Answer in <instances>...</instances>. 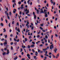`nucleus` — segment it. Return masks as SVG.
<instances>
[{
    "mask_svg": "<svg viewBox=\"0 0 60 60\" xmlns=\"http://www.w3.org/2000/svg\"><path fill=\"white\" fill-rule=\"evenodd\" d=\"M41 11H40V14H41V13H44L43 11V9L42 8L41 9Z\"/></svg>",
    "mask_w": 60,
    "mask_h": 60,
    "instance_id": "nucleus-1",
    "label": "nucleus"
},
{
    "mask_svg": "<svg viewBox=\"0 0 60 60\" xmlns=\"http://www.w3.org/2000/svg\"><path fill=\"white\" fill-rule=\"evenodd\" d=\"M57 49L56 48H55V49L54 50V52L55 53H56V51H57Z\"/></svg>",
    "mask_w": 60,
    "mask_h": 60,
    "instance_id": "nucleus-2",
    "label": "nucleus"
},
{
    "mask_svg": "<svg viewBox=\"0 0 60 60\" xmlns=\"http://www.w3.org/2000/svg\"><path fill=\"white\" fill-rule=\"evenodd\" d=\"M59 54L58 53L56 57V58H57L58 57H59Z\"/></svg>",
    "mask_w": 60,
    "mask_h": 60,
    "instance_id": "nucleus-3",
    "label": "nucleus"
},
{
    "mask_svg": "<svg viewBox=\"0 0 60 60\" xmlns=\"http://www.w3.org/2000/svg\"><path fill=\"white\" fill-rule=\"evenodd\" d=\"M50 49H52V48H53V45H50Z\"/></svg>",
    "mask_w": 60,
    "mask_h": 60,
    "instance_id": "nucleus-4",
    "label": "nucleus"
},
{
    "mask_svg": "<svg viewBox=\"0 0 60 60\" xmlns=\"http://www.w3.org/2000/svg\"><path fill=\"white\" fill-rule=\"evenodd\" d=\"M5 14H6L7 15H9L8 13H7V11H5Z\"/></svg>",
    "mask_w": 60,
    "mask_h": 60,
    "instance_id": "nucleus-5",
    "label": "nucleus"
},
{
    "mask_svg": "<svg viewBox=\"0 0 60 60\" xmlns=\"http://www.w3.org/2000/svg\"><path fill=\"white\" fill-rule=\"evenodd\" d=\"M4 45H7V42H5L4 43H3Z\"/></svg>",
    "mask_w": 60,
    "mask_h": 60,
    "instance_id": "nucleus-6",
    "label": "nucleus"
},
{
    "mask_svg": "<svg viewBox=\"0 0 60 60\" xmlns=\"http://www.w3.org/2000/svg\"><path fill=\"white\" fill-rule=\"evenodd\" d=\"M17 58H18V56H16V57H15L14 59V60H16V59H17Z\"/></svg>",
    "mask_w": 60,
    "mask_h": 60,
    "instance_id": "nucleus-7",
    "label": "nucleus"
},
{
    "mask_svg": "<svg viewBox=\"0 0 60 60\" xmlns=\"http://www.w3.org/2000/svg\"><path fill=\"white\" fill-rule=\"evenodd\" d=\"M34 19H36V15H34Z\"/></svg>",
    "mask_w": 60,
    "mask_h": 60,
    "instance_id": "nucleus-8",
    "label": "nucleus"
},
{
    "mask_svg": "<svg viewBox=\"0 0 60 60\" xmlns=\"http://www.w3.org/2000/svg\"><path fill=\"white\" fill-rule=\"evenodd\" d=\"M34 45H32L30 46V47H31V48H32V47H34Z\"/></svg>",
    "mask_w": 60,
    "mask_h": 60,
    "instance_id": "nucleus-9",
    "label": "nucleus"
},
{
    "mask_svg": "<svg viewBox=\"0 0 60 60\" xmlns=\"http://www.w3.org/2000/svg\"><path fill=\"white\" fill-rule=\"evenodd\" d=\"M17 31H18L19 33L20 32V30H19V28H18L17 30Z\"/></svg>",
    "mask_w": 60,
    "mask_h": 60,
    "instance_id": "nucleus-10",
    "label": "nucleus"
},
{
    "mask_svg": "<svg viewBox=\"0 0 60 60\" xmlns=\"http://www.w3.org/2000/svg\"><path fill=\"white\" fill-rule=\"evenodd\" d=\"M0 25L2 26H4V24H3V23H0Z\"/></svg>",
    "mask_w": 60,
    "mask_h": 60,
    "instance_id": "nucleus-11",
    "label": "nucleus"
},
{
    "mask_svg": "<svg viewBox=\"0 0 60 60\" xmlns=\"http://www.w3.org/2000/svg\"><path fill=\"white\" fill-rule=\"evenodd\" d=\"M48 49L47 48H46V49H43V51H46V50H47Z\"/></svg>",
    "mask_w": 60,
    "mask_h": 60,
    "instance_id": "nucleus-12",
    "label": "nucleus"
},
{
    "mask_svg": "<svg viewBox=\"0 0 60 60\" xmlns=\"http://www.w3.org/2000/svg\"><path fill=\"white\" fill-rule=\"evenodd\" d=\"M3 30H4V31H3L4 33V32H6V30H5V29H4Z\"/></svg>",
    "mask_w": 60,
    "mask_h": 60,
    "instance_id": "nucleus-13",
    "label": "nucleus"
},
{
    "mask_svg": "<svg viewBox=\"0 0 60 60\" xmlns=\"http://www.w3.org/2000/svg\"><path fill=\"white\" fill-rule=\"evenodd\" d=\"M18 4H21V2L20 1H19L18 2Z\"/></svg>",
    "mask_w": 60,
    "mask_h": 60,
    "instance_id": "nucleus-14",
    "label": "nucleus"
},
{
    "mask_svg": "<svg viewBox=\"0 0 60 60\" xmlns=\"http://www.w3.org/2000/svg\"><path fill=\"white\" fill-rule=\"evenodd\" d=\"M7 16L8 19H10V17H9V16L8 15H7Z\"/></svg>",
    "mask_w": 60,
    "mask_h": 60,
    "instance_id": "nucleus-15",
    "label": "nucleus"
},
{
    "mask_svg": "<svg viewBox=\"0 0 60 60\" xmlns=\"http://www.w3.org/2000/svg\"><path fill=\"white\" fill-rule=\"evenodd\" d=\"M43 23L41 24H40V26H43Z\"/></svg>",
    "mask_w": 60,
    "mask_h": 60,
    "instance_id": "nucleus-16",
    "label": "nucleus"
},
{
    "mask_svg": "<svg viewBox=\"0 0 60 60\" xmlns=\"http://www.w3.org/2000/svg\"><path fill=\"white\" fill-rule=\"evenodd\" d=\"M5 52H3V56H4L5 55Z\"/></svg>",
    "mask_w": 60,
    "mask_h": 60,
    "instance_id": "nucleus-17",
    "label": "nucleus"
},
{
    "mask_svg": "<svg viewBox=\"0 0 60 60\" xmlns=\"http://www.w3.org/2000/svg\"><path fill=\"white\" fill-rule=\"evenodd\" d=\"M27 56H28V57H30V55H29V54H27Z\"/></svg>",
    "mask_w": 60,
    "mask_h": 60,
    "instance_id": "nucleus-18",
    "label": "nucleus"
},
{
    "mask_svg": "<svg viewBox=\"0 0 60 60\" xmlns=\"http://www.w3.org/2000/svg\"><path fill=\"white\" fill-rule=\"evenodd\" d=\"M28 49H30V46L29 45H28Z\"/></svg>",
    "mask_w": 60,
    "mask_h": 60,
    "instance_id": "nucleus-19",
    "label": "nucleus"
},
{
    "mask_svg": "<svg viewBox=\"0 0 60 60\" xmlns=\"http://www.w3.org/2000/svg\"><path fill=\"white\" fill-rule=\"evenodd\" d=\"M45 17H48V14H46L45 15Z\"/></svg>",
    "mask_w": 60,
    "mask_h": 60,
    "instance_id": "nucleus-20",
    "label": "nucleus"
},
{
    "mask_svg": "<svg viewBox=\"0 0 60 60\" xmlns=\"http://www.w3.org/2000/svg\"><path fill=\"white\" fill-rule=\"evenodd\" d=\"M25 40L26 41H27V39L26 38H25Z\"/></svg>",
    "mask_w": 60,
    "mask_h": 60,
    "instance_id": "nucleus-21",
    "label": "nucleus"
},
{
    "mask_svg": "<svg viewBox=\"0 0 60 60\" xmlns=\"http://www.w3.org/2000/svg\"><path fill=\"white\" fill-rule=\"evenodd\" d=\"M12 1L13 3H15V2H16L15 0H13Z\"/></svg>",
    "mask_w": 60,
    "mask_h": 60,
    "instance_id": "nucleus-22",
    "label": "nucleus"
},
{
    "mask_svg": "<svg viewBox=\"0 0 60 60\" xmlns=\"http://www.w3.org/2000/svg\"><path fill=\"white\" fill-rule=\"evenodd\" d=\"M20 8L21 9H23L24 8V7H20Z\"/></svg>",
    "mask_w": 60,
    "mask_h": 60,
    "instance_id": "nucleus-23",
    "label": "nucleus"
},
{
    "mask_svg": "<svg viewBox=\"0 0 60 60\" xmlns=\"http://www.w3.org/2000/svg\"><path fill=\"white\" fill-rule=\"evenodd\" d=\"M32 43L34 45L35 44V43L34 42H32Z\"/></svg>",
    "mask_w": 60,
    "mask_h": 60,
    "instance_id": "nucleus-24",
    "label": "nucleus"
},
{
    "mask_svg": "<svg viewBox=\"0 0 60 60\" xmlns=\"http://www.w3.org/2000/svg\"><path fill=\"white\" fill-rule=\"evenodd\" d=\"M32 51H33V52H34V53L35 52V51H34V49H32Z\"/></svg>",
    "mask_w": 60,
    "mask_h": 60,
    "instance_id": "nucleus-25",
    "label": "nucleus"
},
{
    "mask_svg": "<svg viewBox=\"0 0 60 60\" xmlns=\"http://www.w3.org/2000/svg\"><path fill=\"white\" fill-rule=\"evenodd\" d=\"M33 57H34V59H35V58H36V56H34Z\"/></svg>",
    "mask_w": 60,
    "mask_h": 60,
    "instance_id": "nucleus-26",
    "label": "nucleus"
},
{
    "mask_svg": "<svg viewBox=\"0 0 60 60\" xmlns=\"http://www.w3.org/2000/svg\"><path fill=\"white\" fill-rule=\"evenodd\" d=\"M40 28L41 29V30H43V29L42 28V27H40Z\"/></svg>",
    "mask_w": 60,
    "mask_h": 60,
    "instance_id": "nucleus-27",
    "label": "nucleus"
},
{
    "mask_svg": "<svg viewBox=\"0 0 60 60\" xmlns=\"http://www.w3.org/2000/svg\"><path fill=\"white\" fill-rule=\"evenodd\" d=\"M41 51V50H40V49H38V52H40Z\"/></svg>",
    "mask_w": 60,
    "mask_h": 60,
    "instance_id": "nucleus-28",
    "label": "nucleus"
},
{
    "mask_svg": "<svg viewBox=\"0 0 60 60\" xmlns=\"http://www.w3.org/2000/svg\"><path fill=\"white\" fill-rule=\"evenodd\" d=\"M39 46L40 47H42L43 46V45L41 44L39 45Z\"/></svg>",
    "mask_w": 60,
    "mask_h": 60,
    "instance_id": "nucleus-29",
    "label": "nucleus"
},
{
    "mask_svg": "<svg viewBox=\"0 0 60 60\" xmlns=\"http://www.w3.org/2000/svg\"><path fill=\"white\" fill-rule=\"evenodd\" d=\"M14 40L15 41H17V39H15V38H14Z\"/></svg>",
    "mask_w": 60,
    "mask_h": 60,
    "instance_id": "nucleus-30",
    "label": "nucleus"
},
{
    "mask_svg": "<svg viewBox=\"0 0 60 60\" xmlns=\"http://www.w3.org/2000/svg\"><path fill=\"white\" fill-rule=\"evenodd\" d=\"M29 38L30 39H31V38H32V37L31 36H29Z\"/></svg>",
    "mask_w": 60,
    "mask_h": 60,
    "instance_id": "nucleus-31",
    "label": "nucleus"
},
{
    "mask_svg": "<svg viewBox=\"0 0 60 60\" xmlns=\"http://www.w3.org/2000/svg\"><path fill=\"white\" fill-rule=\"evenodd\" d=\"M9 15H11V12H9Z\"/></svg>",
    "mask_w": 60,
    "mask_h": 60,
    "instance_id": "nucleus-32",
    "label": "nucleus"
},
{
    "mask_svg": "<svg viewBox=\"0 0 60 60\" xmlns=\"http://www.w3.org/2000/svg\"><path fill=\"white\" fill-rule=\"evenodd\" d=\"M27 11V8H26L25 9V11L26 12V11Z\"/></svg>",
    "mask_w": 60,
    "mask_h": 60,
    "instance_id": "nucleus-33",
    "label": "nucleus"
},
{
    "mask_svg": "<svg viewBox=\"0 0 60 60\" xmlns=\"http://www.w3.org/2000/svg\"><path fill=\"white\" fill-rule=\"evenodd\" d=\"M12 24H14V21H13L12 22Z\"/></svg>",
    "mask_w": 60,
    "mask_h": 60,
    "instance_id": "nucleus-34",
    "label": "nucleus"
},
{
    "mask_svg": "<svg viewBox=\"0 0 60 60\" xmlns=\"http://www.w3.org/2000/svg\"><path fill=\"white\" fill-rule=\"evenodd\" d=\"M22 51H23V50L22 49H21L20 52H21Z\"/></svg>",
    "mask_w": 60,
    "mask_h": 60,
    "instance_id": "nucleus-35",
    "label": "nucleus"
},
{
    "mask_svg": "<svg viewBox=\"0 0 60 60\" xmlns=\"http://www.w3.org/2000/svg\"><path fill=\"white\" fill-rule=\"evenodd\" d=\"M53 5L54 6L55 4H56V3L55 2H54L53 3Z\"/></svg>",
    "mask_w": 60,
    "mask_h": 60,
    "instance_id": "nucleus-36",
    "label": "nucleus"
},
{
    "mask_svg": "<svg viewBox=\"0 0 60 60\" xmlns=\"http://www.w3.org/2000/svg\"><path fill=\"white\" fill-rule=\"evenodd\" d=\"M11 23H10L9 24L8 26H9V27H11V25H10V24Z\"/></svg>",
    "mask_w": 60,
    "mask_h": 60,
    "instance_id": "nucleus-37",
    "label": "nucleus"
},
{
    "mask_svg": "<svg viewBox=\"0 0 60 60\" xmlns=\"http://www.w3.org/2000/svg\"><path fill=\"white\" fill-rule=\"evenodd\" d=\"M41 58H43V56L42 55H41Z\"/></svg>",
    "mask_w": 60,
    "mask_h": 60,
    "instance_id": "nucleus-38",
    "label": "nucleus"
},
{
    "mask_svg": "<svg viewBox=\"0 0 60 60\" xmlns=\"http://www.w3.org/2000/svg\"><path fill=\"white\" fill-rule=\"evenodd\" d=\"M33 29H34V26H32L31 27V29L32 30H33Z\"/></svg>",
    "mask_w": 60,
    "mask_h": 60,
    "instance_id": "nucleus-39",
    "label": "nucleus"
},
{
    "mask_svg": "<svg viewBox=\"0 0 60 60\" xmlns=\"http://www.w3.org/2000/svg\"><path fill=\"white\" fill-rule=\"evenodd\" d=\"M11 50H12L13 49V47L12 46L11 47Z\"/></svg>",
    "mask_w": 60,
    "mask_h": 60,
    "instance_id": "nucleus-40",
    "label": "nucleus"
},
{
    "mask_svg": "<svg viewBox=\"0 0 60 60\" xmlns=\"http://www.w3.org/2000/svg\"><path fill=\"white\" fill-rule=\"evenodd\" d=\"M33 15H35V13L34 12H33Z\"/></svg>",
    "mask_w": 60,
    "mask_h": 60,
    "instance_id": "nucleus-41",
    "label": "nucleus"
},
{
    "mask_svg": "<svg viewBox=\"0 0 60 60\" xmlns=\"http://www.w3.org/2000/svg\"><path fill=\"white\" fill-rule=\"evenodd\" d=\"M21 13H22V12L21 11H20V12L19 14L20 15H21Z\"/></svg>",
    "mask_w": 60,
    "mask_h": 60,
    "instance_id": "nucleus-42",
    "label": "nucleus"
},
{
    "mask_svg": "<svg viewBox=\"0 0 60 60\" xmlns=\"http://www.w3.org/2000/svg\"><path fill=\"white\" fill-rule=\"evenodd\" d=\"M7 48H5L4 49L5 50H7Z\"/></svg>",
    "mask_w": 60,
    "mask_h": 60,
    "instance_id": "nucleus-43",
    "label": "nucleus"
},
{
    "mask_svg": "<svg viewBox=\"0 0 60 60\" xmlns=\"http://www.w3.org/2000/svg\"><path fill=\"white\" fill-rule=\"evenodd\" d=\"M41 34L42 35V36H43V33L42 32V33Z\"/></svg>",
    "mask_w": 60,
    "mask_h": 60,
    "instance_id": "nucleus-44",
    "label": "nucleus"
},
{
    "mask_svg": "<svg viewBox=\"0 0 60 60\" xmlns=\"http://www.w3.org/2000/svg\"><path fill=\"white\" fill-rule=\"evenodd\" d=\"M1 19L2 21H3V18H2V17L1 18Z\"/></svg>",
    "mask_w": 60,
    "mask_h": 60,
    "instance_id": "nucleus-45",
    "label": "nucleus"
},
{
    "mask_svg": "<svg viewBox=\"0 0 60 60\" xmlns=\"http://www.w3.org/2000/svg\"><path fill=\"white\" fill-rule=\"evenodd\" d=\"M15 38L16 39H18V36L17 35H16V36L15 37Z\"/></svg>",
    "mask_w": 60,
    "mask_h": 60,
    "instance_id": "nucleus-46",
    "label": "nucleus"
},
{
    "mask_svg": "<svg viewBox=\"0 0 60 60\" xmlns=\"http://www.w3.org/2000/svg\"><path fill=\"white\" fill-rule=\"evenodd\" d=\"M51 0L50 2H51V3H52V4H53V1H52V0Z\"/></svg>",
    "mask_w": 60,
    "mask_h": 60,
    "instance_id": "nucleus-47",
    "label": "nucleus"
},
{
    "mask_svg": "<svg viewBox=\"0 0 60 60\" xmlns=\"http://www.w3.org/2000/svg\"><path fill=\"white\" fill-rule=\"evenodd\" d=\"M19 39H18L17 40V42H19Z\"/></svg>",
    "mask_w": 60,
    "mask_h": 60,
    "instance_id": "nucleus-48",
    "label": "nucleus"
},
{
    "mask_svg": "<svg viewBox=\"0 0 60 60\" xmlns=\"http://www.w3.org/2000/svg\"><path fill=\"white\" fill-rule=\"evenodd\" d=\"M23 43H25V42H26V41H24V40H23Z\"/></svg>",
    "mask_w": 60,
    "mask_h": 60,
    "instance_id": "nucleus-49",
    "label": "nucleus"
},
{
    "mask_svg": "<svg viewBox=\"0 0 60 60\" xmlns=\"http://www.w3.org/2000/svg\"><path fill=\"white\" fill-rule=\"evenodd\" d=\"M17 25H18V26H19V22H17Z\"/></svg>",
    "mask_w": 60,
    "mask_h": 60,
    "instance_id": "nucleus-50",
    "label": "nucleus"
},
{
    "mask_svg": "<svg viewBox=\"0 0 60 60\" xmlns=\"http://www.w3.org/2000/svg\"><path fill=\"white\" fill-rule=\"evenodd\" d=\"M49 54L50 55H51V54H52V53L51 52H50L49 53Z\"/></svg>",
    "mask_w": 60,
    "mask_h": 60,
    "instance_id": "nucleus-51",
    "label": "nucleus"
},
{
    "mask_svg": "<svg viewBox=\"0 0 60 60\" xmlns=\"http://www.w3.org/2000/svg\"><path fill=\"white\" fill-rule=\"evenodd\" d=\"M7 35H6L5 36V38H7Z\"/></svg>",
    "mask_w": 60,
    "mask_h": 60,
    "instance_id": "nucleus-52",
    "label": "nucleus"
},
{
    "mask_svg": "<svg viewBox=\"0 0 60 60\" xmlns=\"http://www.w3.org/2000/svg\"><path fill=\"white\" fill-rule=\"evenodd\" d=\"M32 41V39H30L29 41L30 42H31V41Z\"/></svg>",
    "mask_w": 60,
    "mask_h": 60,
    "instance_id": "nucleus-53",
    "label": "nucleus"
},
{
    "mask_svg": "<svg viewBox=\"0 0 60 60\" xmlns=\"http://www.w3.org/2000/svg\"><path fill=\"white\" fill-rule=\"evenodd\" d=\"M47 53H48V52H47V51H46L45 52V54L46 55H47Z\"/></svg>",
    "mask_w": 60,
    "mask_h": 60,
    "instance_id": "nucleus-54",
    "label": "nucleus"
},
{
    "mask_svg": "<svg viewBox=\"0 0 60 60\" xmlns=\"http://www.w3.org/2000/svg\"><path fill=\"white\" fill-rule=\"evenodd\" d=\"M46 10L44 9V12H46Z\"/></svg>",
    "mask_w": 60,
    "mask_h": 60,
    "instance_id": "nucleus-55",
    "label": "nucleus"
},
{
    "mask_svg": "<svg viewBox=\"0 0 60 60\" xmlns=\"http://www.w3.org/2000/svg\"><path fill=\"white\" fill-rule=\"evenodd\" d=\"M45 38H48V36L47 35H46L45 36Z\"/></svg>",
    "mask_w": 60,
    "mask_h": 60,
    "instance_id": "nucleus-56",
    "label": "nucleus"
},
{
    "mask_svg": "<svg viewBox=\"0 0 60 60\" xmlns=\"http://www.w3.org/2000/svg\"><path fill=\"white\" fill-rule=\"evenodd\" d=\"M42 44H44V42H42Z\"/></svg>",
    "mask_w": 60,
    "mask_h": 60,
    "instance_id": "nucleus-57",
    "label": "nucleus"
},
{
    "mask_svg": "<svg viewBox=\"0 0 60 60\" xmlns=\"http://www.w3.org/2000/svg\"><path fill=\"white\" fill-rule=\"evenodd\" d=\"M49 57L50 58H51V55H50L49 56Z\"/></svg>",
    "mask_w": 60,
    "mask_h": 60,
    "instance_id": "nucleus-58",
    "label": "nucleus"
},
{
    "mask_svg": "<svg viewBox=\"0 0 60 60\" xmlns=\"http://www.w3.org/2000/svg\"><path fill=\"white\" fill-rule=\"evenodd\" d=\"M46 6L47 7H49V4H47L46 5Z\"/></svg>",
    "mask_w": 60,
    "mask_h": 60,
    "instance_id": "nucleus-59",
    "label": "nucleus"
},
{
    "mask_svg": "<svg viewBox=\"0 0 60 60\" xmlns=\"http://www.w3.org/2000/svg\"><path fill=\"white\" fill-rule=\"evenodd\" d=\"M40 37V35H38L37 36V38H38V37Z\"/></svg>",
    "mask_w": 60,
    "mask_h": 60,
    "instance_id": "nucleus-60",
    "label": "nucleus"
},
{
    "mask_svg": "<svg viewBox=\"0 0 60 60\" xmlns=\"http://www.w3.org/2000/svg\"><path fill=\"white\" fill-rule=\"evenodd\" d=\"M4 40V38H3V39H1V41H3V40Z\"/></svg>",
    "mask_w": 60,
    "mask_h": 60,
    "instance_id": "nucleus-61",
    "label": "nucleus"
},
{
    "mask_svg": "<svg viewBox=\"0 0 60 60\" xmlns=\"http://www.w3.org/2000/svg\"><path fill=\"white\" fill-rule=\"evenodd\" d=\"M10 44H11V45H12L13 44V42H12Z\"/></svg>",
    "mask_w": 60,
    "mask_h": 60,
    "instance_id": "nucleus-62",
    "label": "nucleus"
},
{
    "mask_svg": "<svg viewBox=\"0 0 60 60\" xmlns=\"http://www.w3.org/2000/svg\"><path fill=\"white\" fill-rule=\"evenodd\" d=\"M5 20L6 21V22L7 23V19H5Z\"/></svg>",
    "mask_w": 60,
    "mask_h": 60,
    "instance_id": "nucleus-63",
    "label": "nucleus"
},
{
    "mask_svg": "<svg viewBox=\"0 0 60 60\" xmlns=\"http://www.w3.org/2000/svg\"><path fill=\"white\" fill-rule=\"evenodd\" d=\"M22 60H25V59L24 58H22Z\"/></svg>",
    "mask_w": 60,
    "mask_h": 60,
    "instance_id": "nucleus-64",
    "label": "nucleus"
}]
</instances>
